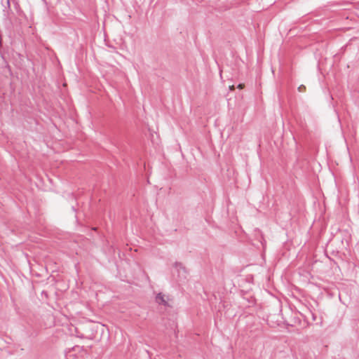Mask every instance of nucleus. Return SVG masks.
<instances>
[{"instance_id":"obj_4","label":"nucleus","mask_w":359,"mask_h":359,"mask_svg":"<svg viewBox=\"0 0 359 359\" xmlns=\"http://www.w3.org/2000/svg\"><path fill=\"white\" fill-rule=\"evenodd\" d=\"M303 88H304V86H299V87L298 88V90H299V91H302V90H303Z\"/></svg>"},{"instance_id":"obj_1","label":"nucleus","mask_w":359,"mask_h":359,"mask_svg":"<svg viewBox=\"0 0 359 359\" xmlns=\"http://www.w3.org/2000/svg\"><path fill=\"white\" fill-rule=\"evenodd\" d=\"M175 268L177 269L179 276H182L183 278H186L187 271L185 267L181 263L176 262L175 264Z\"/></svg>"},{"instance_id":"obj_2","label":"nucleus","mask_w":359,"mask_h":359,"mask_svg":"<svg viewBox=\"0 0 359 359\" xmlns=\"http://www.w3.org/2000/svg\"><path fill=\"white\" fill-rule=\"evenodd\" d=\"M156 301L157 303L158 304H164L165 305L166 304V302L164 299V295L162 294L161 293H158L156 297Z\"/></svg>"},{"instance_id":"obj_5","label":"nucleus","mask_w":359,"mask_h":359,"mask_svg":"<svg viewBox=\"0 0 359 359\" xmlns=\"http://www.w3.org/2000/svg\"><path fill=\"white\" fill-rule=\"evenodd\" d=\"M234 88H235L234 86H229V88L231 90H233L234 89Z\"/></svg>"},{"instance_id":"obj_3","label":"nucleus","mask_w":359,"mask_h":359,"mask_svg":"<svg viewBox=\"0 0 359 359\" xmlns=\"http://www.w3.org/2000/svg\"><path fill=\"white\" fill-rule=\"evenodd\" d=\"M243 87H244V85L241 84V83L238 84V88H241V89H242Z\"/></svg>"}]
</instances>
